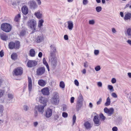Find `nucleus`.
<instances>
[{"label":"nucleus","mask_w":131,"mask_h":131,"mask_svg":"<svg viewBox=\"0 0 131 131\" xmlns=\"http://www.w3.org/2000/svg\"><path fill=\"white\" fill-rule=\"evenodd\" d=\"M27 25L32 30V33H34L37 31L36 28L37 26L36 21L34 19L29 20L27 21Z\"/></svg>","instance_id":"f257e3e1"},{"label":"nucleus","mask_w":131,"mask_h":131,"mask_svg":"<svg viewBox=\"0 0 131 131\" xmlns=\"http://www.w3.org/2000/svg\"><path fill=\"white\" fill-rule=\"evenodd\" d=\"M20 47V42L18 41L15 42V43L13 42H10L8 44L9 48L11 49H18Z\"/></svg>","instance_id":"f03ea898"},{"label":"nucleus","mask_w":131,"mask_h":131,"mask_svg":"<svg viewBox=\"0 0 131 131\" xmlns=\"http://www.w3.org/2000/svg\"><path fill=\"white\" fill-rule=\"evenodd\" d=\"M51 103L56 105H57L59 103V100L58 93L56 92L53 93V97L51 99Z\"/></svg>","instance_id":"7ed1b4c3"},{"label":"nucleus","mask_w":131,"mask_h":131,"mask_svg":"<svg viewBox=\"0 0 131 131\" xmlns=\"http://www.w3.org/2000/svg\"><path fill=\"white\" fill-rule=\"evenodd\" d=\"M1 28L2 30L6 32L10 31L12 29V26L9 24L5 23L1 25Z\"/></svg>","instance_id":"20e7f679"},{"label":"nucleus","mask_w":131,"mask_h":131,"mask_svg":"<svg viewBox=\"0 0 131 131\" xmlns=\"http://www.w3.org/2000/svg\"><path fill=\"white\" fill-rule=\"evenodd\" d=\"M49 59V61L51 62V66L53 68H55L56 67L57 63L56 56H50Z\"/></svg>","instance_id":"39448f33"},{"label":"nucleus","mask_w":131,"mask_h":131,"mask_svg":"<svg viewBox=\"0 0 131 131\" xmlns=\"http://www.w3.org/2000/svg\"><path fill=\"white\" fill-rule=\"evenodd\" d=\"M23 69L22 68L18 67L15 69L13 71V75H21L23 73Z\"/></svg>","instance_id":"423d86ee"},{"label":"nucleus","mask_w":131,"mask_h":131,"mask_svg":"<svg viewBox=\"0 0 131 131\" xmlns=\"http://www.w3.org/2000/svg\"><path fill=\"white\" fill-rule=\"evenodd\" d=\"M104 111L108 116H111L114 113V110L112 108L108 109L107 107H105L104 109Z\"/></svg>","instance_id":"0eeeda50"},{"label":"nucleus","mask_w":131,"mask_h":131,"mask_svg":"<svg viewBox=\"0 0 131 131\" xmlns=\"http://www.w3.org/2000/svg\"><path fill=\"white\" fill-rule=\"evenodd\" d=\"M50 56H56V53L57 52L56 47L53 45H51L50 46Z\"/></svg>","instance_id":"6e6552de"},{"label":"nucleus","mask_w":131,"mask_h":131,"mask_svg":"<svg viewBox=\"0 0 131 131\" xmlns=\"http://www.w3.org/2000/svg\"><path fill=\"white\" fill-rule=\"evenodd\" d=\"M45 68L44 67H41L38 68L36 71V74L39 75L43 74L45 72Z\"/></svg>","instance_id":"1a4fd4ad"},{"label":"nucleus","mask_w":131,"mask_h":131,"mask_svg":"<svg viewBox=\"0 0 131 131\" xmlns=\"http://www.w3.org/2000/svg\"><path fill=\"white\" fill-rule=\"evenodd\" d=\"M37 64V62L35 60H29L27 63V65L29 68L34 67Z\"/></svg>","instance_id":"9d476101"},{"label":"nucleus","mask_w":131,"mask_h":131,"mask_svg":"<svg viewBox=\"0 0 131 131\" xmlns=\"http://www.w3.org/2000/svg\"><path fill=\"white\" fill-rule=\"evenodd\" d=\"M28 4L30 8L33 9H35L37 7L36 3L34 0L30 1L28 3Z\"/></svg>","instance_id":"9b49d317"},{"label":"nucleus","mask_w":131,"mask_h":131,"mask_svg":"<svg viewBox=\"0 0 131 131\" xmlns=\"http://www.w3.org/2000/svg\"><path fill=\"white\" fill-rule=\"evenodd\" d=\"M46 106L41 105L36 106L35 107L36 109H37L39 112L42 114L44 112V108Z\"/></svg>","instance_id":"f8f14e48"},{"label":"nucleus","mask_w":131,"mask_h":131,"mask_svg":"<svg viewBox=\"0 0 131 131\" xmlns=\"http://www.w3.org/2000/svg\"><path fill=\"white\" fill-rule=\"evenodd\" d=\"M50 90L47 87L45 88L42 89L41 92L42 94L45 95H48L50 94Z\"/></svg>","instance_id":"ddd939ff"},{"label":"nucleus","mask_w":131,"mask_h":131,"mask_svg":"<svg viewBox=\"0 0 131 131\" xmlns=\"http://www.w3.org/2000/svg\"><path fill=\"white\" fill-rule=\"evenodd\" d=\"M39 102L40 103L43 104V105L46 106L47 100V98L41 96L39 98Z\"/></svg>","instance_id":"4468645a"},{"label":"nucleus","mask_w":131,"mask_h":131,"mask_svg":"<svg viewBox=\"0 0 131 131\" xmlns=\"http://www.w3.org/2000/svg\"><path fill=\"white\" fill-rule=\"evenodd\" d=\"M52 111L51 109L48 108L46 111L45 116L47 118L50 117L52 115Z\"/></svg>","instance_id":"2eb2a0df"},{"label":"nucleus","mask_w":131,"mask_h":131,"mask_svg":"<svg viewBox=\"0 0 131 131\" xmlns=\"http://www.w3.org/2000/svg\"><path fill=\"white\" fill-rule=\"evenodd\" d=\"M95 124H97V126H99L101 122L100 121V119L97 116H95L93 119Z\"/></svg>","instance_id":"dca6fc26"},{"label":"nucleus","mask_w":131,"mask_h":131,"mask_svg":"<svg viewBox=\"0 0 131 131\" xmlns=\"http://www.w3.org/2000/svg\"><path fill=\"white\" fill-rule=\"evenodd\" d=\"M28 89L29 91H31L32 89V80L30 77H28Z\"/></svg>","instance_id":"f3484780"},{"label":"nucleus","mask_w":131,"mask_h":131,"mask_svg":"<svg viewBox=\"0 0 131 131\" xmlns=\"http://www.w3.org/2000/svg\"><path fill=\"white\" fill-rule=\"evenodd\" d=\"M84 125L85 129L87 130H90L92 127L91 123L88 121H86L84 123Z\"/></svg>","instance_id":"a211bd4d"},{"label":"nucleus","mask_w":131,"mask_h":131,"mask_svg":"<svg viewBox=\"0 0 131 131\" xmlns=\"http://www.w3.org/2000/svg\"><path fill=\"white\" fill-rule=\"evenodd\" d=\"M67 23L68 24V28L70 30H72L73 27V22L71 21H67Z\"/></svg>","instance_id":"6ab92c4d"},{"label":"nucleus","mask_w":131,"mask_h":131,"mask_svg":"<svg viewBox=\"0 0 131 131\" xmlns=\"http://www.w3.org/2000/svg\"><path fill=\"white\" fill-rule=\"evenodd\" d=\"M124 19L125 20H131V13L127 12L125 15Z\"/></svg>","instance_id":"aec40b11"},{"label":"nucleus","mask_w":131,"mask_h":131,"mask_svg":"<svg viewBox=\"0 0 131 131\" xmlns=\"http://www.w3.org/2000/svg\"><path fill=\"white\" fill-rule=\"evenodd\" d=\"M21 10L22 13L25 15L27 14L28 13V8L25 5L24 6L22 7Z\"/></svg>","instance_id":"412c9836"},{"label":"nucleus","mask_w":131,"mask_h":131,"mask_svg":"<svg viewBox=\"0 0 131 131\" xmlns=\"http://www.w3.org/2000/svg\"><path fill=\"white\" fill-rule=\"evenodd\" d=\"M82 105L83 102L77 101L76 107L78 110L79 111L81 107L82 106Z\"/></svg>","instance_id":"4be33fe9"},{"label":"nucleus","mask_w":131,"mask_h":131,"mask_svg":"<svg viewBox=\"0 0 131 131\" xmlns=\"http://www.w3.org/2000/svg\"><path fill=\"white\" fill-rule=\"evenodd\" d=\"M43 39V36L42 35L38 36L37 38V42L39 43L41 42Z\"/></svg>","instance_id":"5701e85b"},{"label":"nucleus","mask_w":131,"mask_h":131,"mask_svg":"<svg viewBox=\"0 0 131 131\" xmlns=\"http://www.w3.org/2000/svg\"><path fill=\"white\" fill-rule=\"evenodd\" d=\"M38 84L40 86H43L46 84V83L44 80H40L38 81Z\"/></svg>","instance_id":"b1692460"},{"label":"nucleus","mask_w":131,"mask_h":131,"mask_svg":"<svg viewBox=\"0 0 131 131\" xmlns=\"http://www.w3.org/2000/svg\"><path fill=\"white\" fill-rule=\"evenodd\" d=\"M35 15L38 18L40 19L42 18V14L41 12L38 11L35 13Z\"/></svg>","instance_id":"393cba45"},{"label":"nucleus","mask_w":131,"mask_h":131,"mask_svg":"<svg viewBox=\"0 0 131 131\" xmlns=\"http://www.w3.org/2000/svg\"><path fill=\"white\" fill-rule=\"evenodd\" d=\"M43 64L45 65L46 66V67L48 71H50V69H49V67L48 66V63H47V62L46 61V59L45 58H43Z\"/></svg>","instance_id":"a878e982"},{"label":"nucleus","mask_w":131,"mask_h":131,"mask_svg":"<svg viewBox=\"0 0 131 131\" xmlns=\"http://www.w3.org/2000/svg\"><path fill=\"white\" fill-rule=\"evenodd\" d=\"M126 33L128 38L131 37V28H128L127 30Z\"/></svg>","instance_id":"bb28decb"},{"label":"nucleus","mask_w":131,"mask_h":131,"mask_svg":"<svg viewBox=\"0 0 131 131\" xmlns=\"http://www.w3.org/2000/svg\"><path fill=\"white\" fill-rule=\"evenodd\" d=\"M83 97L82 94L80 93L78 97L77 101L83 102Z\"/></svg>","instance_id":"cd10ccee"},{"label":"nucleus","mask_w":131,"mask_h":131,"mask_svg":"<svg viewBox=\"0 0 131 131\" xmlns=\"http://www.w3.org/2000/svg\"><path fill=\"white\" fill-rule=\"evenodd\" d=\"M11 58L12 59L15 60L16 59L17 57V55L16 53H13L11 55Z\"/></svg>","instance_id":"c85d7f7f"},{"label":"nucleus","mask_w":131,"mask_h":131,"mask_svg":"<svg viewBox=\"0 0 131 131\" xmlns=\"http://www.w3.org/2000/svg\"><path fill=\"white\" fill-rule=\"evenodd\" d=\"M30 55L31 56L33 57L35 56V52L34 50V49H30Z\"/></svg>","instance_id":"c756f323"},{"label":"nucleus","mask_w":131,"mask_h":131,"mask_svg":"<svg viewBox=\"0 0 131 131\" xmlns=\"http://www.w3.org/2000/svg\"><path fill=\"white\" fill-rule=\"evenodd\" d=\"M8 97V99L7 100L8 101H10L12 100L14 98L13 95L12 93H9L7 95Z\"/></svg>","instance_id":"7c9ffc66"},{"label":"nucleus","mask_w":131,"mask_h":131,"mask_svg":"<svg viewBox=\"0 0 131 131\" xmlns=\"http://www.w3.org/2000/svg\"><path fill=\"white\" fill-rule=\"evenodd\" d=\"M0 37L1 39L3 40H6L7 39L8 37L5 34H3L1 35Z\"/></svg>","instance_id":"2f4dec72"},{"label":"nucleus","mask_w":131,"mask_h":131,"mask_svg":"<svg viewBox=\"0 0 131 131\" xmlns=\"http://www.w3.org/2000/svg\"><path fill=\"white\" fill-rule=\"evenodd\" d=\"M111 101L109 97H108L106 99V102L105 104V106H107L110 105Z\"/></svg>","instance_id":"473e14b6"},{"label":"nucleus","mask_w":131,"mask_h":131,"mask_svg":"<svg viewBox=\"0 0 131 131\" xmlns=\"http://www.w3.org/2000/svg\"><path fill=\"white\" fill-rule=\"evenodd\" d=\"M44 22V21L42 19H41L39 20L38 24V26L39 27H40L43 26V23Z\"/></svg>","instance_id":"72a5a7b5"},{"label":"nucleus","mask_w":131,"mask_h":131,"mask_svg":"<svg viewBox=\"0 0 131 131\" xmlns=\"http://www.w3.org/2000/svg\"><path fill=\"white\" fill-rule=\"evenodd\" d=\"M20 17V14H18L17 15L15 16L14 19L15 21L16 22L18 21Z\"/></svg>","instance_id":"f704fd0d"},{"label":"nucleus","mask_w":131,"mask_h":131,"mask_svg":"<svg viewBox=\"0 0 131 131\" xmlns=\"http://www.w3.org/2000/svg\"><path fill=\"white\" fill-rule=\"evenodd\" d=\"M102 9V7L100 6H97L96 8V10L97 12H100L101 11Z\"/></svg>","instance_id":"c9c22d12"},{"label":"nucleus","mask_w":131,"mask_h":131,"mask_svg":"<svg viewBox=\"0 0 131 131\" xmlns=\"http://www.w3.org/2000/svg\"><path fill=\"white\" fill-rule=\"evenodd\" d=\"M108 89L111 91L112 92L114 91L113 86L111 85H108Z\"/></svg>","instance_id":"e433bc0d"},{"label":"nucleus","mask_w":131,"mask_h":131,"mask_svg":"<svg viewBox=\"0 0 131 131\" xmlns=\"http://www.w3.org/2000/svg\"><path fill=\"white\" fill-rule=\"evenodd\" d=\"M26 31L25 30H22L20 32V36H24L26 34Z\"/></svg>","instance_id":"4c0bfd02"},{"label":"nucleus","mask_w":131,"mask_h":131,"mask_svg":"<svg viewBox=\"0 0 131 131\" xmlns=\"http://www.w3.org/2000/svg\"><path fill=\"white\" fill-rule=\"evenodd\" d=\"M60 86L62 88H64L65 87V84L63 81H61L60 83Z\"/></svg>","instance_id":"58836bf2"},{"label":"nucleus","mask_w":131,"mask_h":131,"mask_svg":"<svg viewBox=\"0 0 131 131\" xmlns=\"http://www.w3.org/2000/svg\"><path fill=\"white\" fill-rule=\"evenodd\" d=\"M29 108V107L26 105H24L23 106V110L25 111H28Z\"/></svg>","instance_id":"ea45409f"},{"label":"nucleus","mask_w":131,"mask_h":131,"mask_svg":"<svg viewBox=\"0 0 131 131\" xmlns=\"http://www.w3.org/2000/svg\"><path fill=\"white\" fill-rule=\"evenodd\" d=\"M4 110V106L2 105H0V114L3 112Z\"/></svg>","instance_id":"a19ab883"},{"label":"nucleus","mask_w":131,"mask_h":131,"mask_svg":"<svg viewBox=\"0 0 131 131\" xmlns=\"http://www.w3.org/2000/svg\"><path fill=\"white\" fill-rule=\"evenodd\" d=\"M76 116L75 115H74L73 117V123L72 125H73L74 124V123H75V121L76 120Z\"/></svg>","instance_id":"79ce46f5"},{"label":"nucleus","mask_w":131,"mask_h":131,"mask_svg":"<svg viewBox=\"0 0 131 131\" xmlns=\"http://www.w3.org/2000/svg\"><path fill=\"white\" fill-rule=\"evenodd\" d=\"M95 69L96 71H99L101 69L100 66H97L96 67H95Z\"/></svg>","instance_id":"37998d69"},{"label":"nucleus","mask_w":131,"mask_h":131,"mask_svg":"<svg viewBox=\"0 0 131 131\" xmlns=\"http://www.w3.org/2000/svg\"><path fill=\"white\" fill-rule=\"evenodd\" d=\"M4 93V91L2 90H0V98L3 96Z\"/></svg>","instance_id":"c03bdc74"},{"label":"nucleus","mask_w":131,"mask_h":131,"mask_svg":"<svg viewBox=\"0 0 131 131\" xmlns=\"http://www.w3.org/2000/svg\"><path fill=\"white\" fill-rule=\"evenodd\" d=\"M95 23V22L94 20H90L89 21V24L90 25H93Z\"/></svg>","instance_id":"a18cd8bd"},{"label":"nucleus","mask_w":131,"mask_h":131,"mask_svg":"<svg viewBox=\"0 0 131 131\" xmlns=\"http://www.w3.org/2000/svg\"><path fill=\"white\" fill-rule=\"evenodd\" d=\"M100 117L102 119L103 121L105 120V117L102 113L100 114Z\"/></svg>","instance_id":"49530a36"},{"label":"nucleus","mask_w":131,"mask_h":131,"mask_svg":"<svg viewBox=\"0 0 131 131\" xmlns=\"http://www.w3.org/2000/svg\"><path fill=\"white\" fill-rule=\"evenodd\" d=\"M99 53V50H94V53L95 55H97Z\"/></svg>","instance_id":"de8ad7c7"},{"label":"nucleus","mask_w":131,"mask_h":131,"mask_svg":"<svg viewBox=\"0 0 131 131\" xmlns=\"http://www.w3.org/2000/svg\"><path fill=\"white\" fill-rule=\"evenodd\" d=\"M88 0H83V4L85 5H87L88 3Z\"/></svg>","instance_id":"09e8293b"},{"label":"nucleus","mask_w":131,"mask_h":131,"mask_svg":"<svg viewBox=\"0 0 131 131\" xmlns=\"http://www.w3.org/2000/svg\"><path fill=\"white\" fill-rule=\"evenodd\" d=\"M62 116L64 117H67L68 116V114L66 112H63L62 113Z\"/></svg>","instance_id":"8fccbe9b"},{"label":"nucleus","mask_w":131,"mask_h":131,"mask_svg":"<svg viewBox=\"0 0 131 131\" xmlns=\"http://www.w3.org/2000/svg\"><path fill=\"white\" fill-rule=\"evenodd\" d=\"M116 81V79L115 78H113L111 80V82L112 83L114 84L115 83Z\"/></svg>","instance_id":"3c124183"},{"label":"nucleus","mask_w":131,"mask_h":131,"mask_svg":"<svg viewBox=\"0 0 131 131\" xmlns=\"http://www.w3.org/2000/svg\"><path fill=\"white\" fill-rule=\"evenodd\" d=\"M62 108L63 111H65L67 109V106L66 105H63Z\"/></svg>","instance_id":"603ef678"},{"label":"nucleus","mask_w":131,"mask_h":131,"mask_svg":"<svg viewBox=\"0 0 131 131\" xmlns=\"http://www.w3.org/2000/svg\"><path fill=\"white\" fill-rule=\"evenodd\" d=\"M102 101V99L101 98H100L99 100L97 102L96 104L97 105L100 104Z\"/></svg>","instance_id":"864d4df0"},{"label":"nucleus","mask_w":131,"mask_h":131,"mask_svg":"<svg viewBox=\"0 0 131 131\" xmlns=\"http://www.w3.org/2000/svg\"><path fill=\"white\" fill-rule=\"evenodd\" d=\"M98 86L99 87H102V83L101 82H97V84Z\"/></svg>","instance_id":"5fc2aeb1"},{"label":"nucleus","mask_w":131,"mask_h":131,"mask_svg":"<svg viewBox=\"0 0 131 131\" xmlns=\"http://www.w3.org/2000/svg\"><path fill=\"white\" fill-rule=\"evenodd\" d=\"M74 84L75 85L77 86L79 85V82H78V81L77 80H74Z\"/></svg>","instance_id":"6e6d98bb"},{"label":"nucleus","mask_w":131,"mask_h":131,"mask_svg":"<svg viewBox=\"0 0 131 131\" xmlns=\"http://www.w3.org/2000/svg\"><path fill=\"white\" fill-rule=\"evenodd\" d=\"M112 95L114 97L116 98L117 97V95L115 93H113L112 94Z\"/></svg>","instance_id":"4d7b16f0"},{"label":"nucleus","mask_w":131,"mask_h":131,"mask_svg":"<svg viewBox=\"0 0 131 131\" xmlns=\"http://www.w3.org/2000/svg\"><path fill=\"white\" fill-rule=\"evenodd\" d=\"M4 55V52L2 50L0 52V56L1 57H3Z\"/></svg>","instance_id":"13d9d810"},{"label":"nucleus","mask_w":131,"mask_h":131,"mask_svg":"<svg viewBox=\"0 0 131 131\" xmlns=\"http://www.w3.org/2000/svg\"><path fill=\"white\" fill-rule=\"evenodd\" d=\"M112 130L113 131H117L118 129L117 127H114L112 128Z\"/></svg>","instance_id":"bf43d9fd"},{"label":"nucleus","mask_w":131,"mask_h":131,"mask_svg":"<svg viewBox=\"0 0 131 131\" xmlns=\"http://www.w3.org/2000/svg\"><path fill=\"white\" fill-rule=\"evenodd\" d=\"M74 98L73 97H72L71 98V100H70L71 102V103H73L74 102Z\"/></svg>","instance_id":"052dcab7"},{"label":"nucleus","mask_w":131,"mask_h":131,"mask_svg":"<svg viewBox=\"0 0 131 131\" xmlns=\"http://www.w3.org/2000/svg\"><path fill=\"white\" fill-rule=\"evenodd\" d=\"M64 39L67 40L68 39V36L67 35H65L64 37Z\"/></svg>","instance_id":"680f3d73"},{"label":"nucleus","mask_w":131,"mask_h":131,"mask_svg":"<svg viewBox=\"0 0 131 131\" xmlns=\"http://www.w3.org/2000/svg\"><path fill=\"white\" fill-rule=\"evenodd\" d=\"M38 124V123L37 122H35L34 123V125L35 127H36Z\"/></svg>","instance_id":"e2e57ef3"},{"label":"nucleus","mask_w":131,"mask_h":131,"mask_svg":"<svg viewBox=\"0 0 131 131\" xmlns=\"http://www.w3.org/2000/svg\"><path fill=\"white\" fill-rule=\"evenodd\" d=\"M112 31L114 33H115L116 32L115 29L114 28H113L112 29Z\"/></svg>","instance_id":"0e129e2a"},{"label":"nucleus","mask_w":131,"mask_h":131,"mask_svg":"<svg viewBox=\"0 0 131 131\" xmlns=\"http://www.w3.org/2000/svg\"><path fill=\"white\" fill-rule=\"evenodd\" d=\"M42 53L41 52H40L39 53L38 55V57H39L41 58L42 57Z\"/></svg>","instance_id":"69168bd1"},{"label":"nucleus","mask_w":131,"mask_h":131,"mask_svg":"<svg viewBox=\"0 0 131 131\" xmlns=\"http://www.w3.org/2000/svg\"><path fill=\"white\" fill-rule=\"evenodd\" d=\"M87 62L86 61L84 63V67H88V65L87 64Z\"/></svg>","instance_id":"338daca9"},{"label":"nucleus","mask_w":131,"mask_h":131,"mask_svg":"<svg viewBox=\"0 0 131 131\" xmlns=\"http://www.w3.org/2000/svg\"><path fill=\"white\" fill-rule=\"evenodd\" d=\"M127 42L128 44L131 46V40H128L127 41Z\"/></svg>","instance_id":"774afa93"}]
</instances>
